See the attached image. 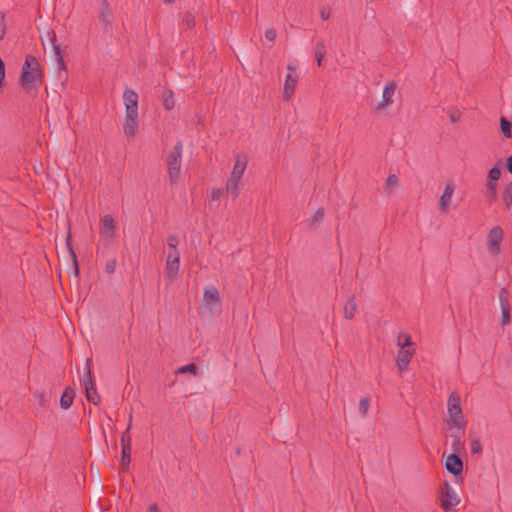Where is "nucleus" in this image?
<instances>
[{
	"instance_id": "22",
	"label": "nucleus",
	"mask_w": 512,
	"mask_h": 512,
	"mask_svg": "<svg viewBox=\"0 0 512 512\" xmlns=\"http://www.w3.org/2000/svg\"><path fill=\"white\" fill-rule=\"evenodd\" d=\"M179 268H180V261L167 260L166 261V269H165L166 277L170 281L175 280L179 273Z\"/></svg>"
},
{
	"instance_id": "47",
	"label": "nucleus",
	"mask_w": 512,
	"mask_h": 512,
	"mask_svg": "<svg viewBox=\"0 0 512 512\" xmlns=\"http://www.w3.org/2000/svg\"><path fill=\"white\" fill-rule=\"evenodd\" d=\"M167 260L180 261V254L177 251V249H174L173 251L169 252Z\"/></svg>"
},
{
	"instance_id": "15",
	"label": "nucleus",
	"mask_w": 512,
	"mask_h": 512,
	"mask_svg": "<svg viewBox=\"0 0 512 512\" xmlns=\"http://www.w3.org/2000/svg\"><path fill=\"white\" fill-rule=\"evenodd\" d=\"M397 85L394 81L388 82L384 89L382 94V101L377 105V109H383L384 107L390 105L393 103V96L395 94Z\"/></svg>"
},
{
	"instance_id": "43",
	"label": "nucleus",
	"mask_w": 512,
	"mask_h": 512,
	"mask_svg": "<svg viewBox=\"0 0 512 512\" xmlns=\"http://www.w3.org/2000/svg\"><path fill=\"white\" fill-rule=\"evenodd\" d=\"M179 243L178 237L176 235H169L167 238V245L171 249H176Z\"/></svg>"
},
{
	"instance_id": "30",
	"label": "nucleus",
	"mask_w": 512,
	"mask_h": 512,
	"mask_svg": "<svg viewBox=\"0 0 512 512\" xmlns=\"http://www.w3.org/2000/svg\"><path fill=\"white\" fill-rule=\"evenodd\" d=\"M314 52H315V58H316L317 64H318V66H321L322 60L326 54V48H325L324 43L321 41L317 42L314 47Z\"/></svg>"
},
{
	"instance_id": "48",
	"label": "nucleus",
	"mask_w": 512,
	"mask_h": 512,
	"mask_svg": "<svg viewBox=\"0 0 512 512\" xmlns=\"http://www.w3.org/2000/svg\"><path fill=\"white\" fill-rule=\"evenodd\" d=\"M222 195L221 189H213L211 192V199L212 200H218Z\"/></svg>"
},
{
	"instance_id": "7",
	"label": "nucleus",
	"mask_w": 512,
	"mask_h": 512,
	"mask_svg": "<svg viewBox=\"0 0 512 512\" xmlns=\"http://www.w3.org/2000/svg\"><path fill=\"white\" fill-rule=\"evenodd\" d=\"M441 495V507L444 510H450L460 502V498L458 497L456 491L448 482H445L444 486L442 487Z\"/></svg>"
},
{
	"instance_id": "37",
	"label": "nucleus",
	"mask_w": 512,
	"mask_h": 512,
	"mask_svg": "<svg viewBox=\"0 0 512 512\" xmlns=\"http://www.w3.org/2000/svg\"><path fill=\"white\" fill-rule=\"evenodd\" d=\"M501 176V170L498 166L492 167L488 172L487 181H491L493 183H496L497 180H499Z\"/></svg>"
},
{
	"instance_id": "28",
	"label": "nucleus",
	"mask_w": 512,
	"mask_h": 512,
	"mask_svg": "<svg viewBox=\"0 0 512 512\" xmlns=\"http://www.w3.org/2000/svg\"><path fill=\"white\" fill-rule=\"evenodd\" d=\"M132 426V413L129 415L128 425L126 430L121 435V446L122 448L125 446L127 448H131V437H130V429Z\"/></svg>"
},
{
	"instance_id": "20",
	"label": "nucleus",
	"mask_w": 512,
	"mask_h": 512,
	"mask_svg": "<svg viewBox=\"0 0 512 512\" xmlns=\"http://www.w3.org/2000/svg\"><path fill=\"white\" fill-rule=\"evenodd\" d=\"M75 391L71 387H66L60 398V406L61 408L67 410L69 409L74 400Z\"/></svg>"
},
{
	"instance_id": "12",
	"label": "nucleus",
	"mask_w": 512,
	"mask_h": 512,
	"mask_svg": "<svg viewBox=\"0 0 512 512\" xmlns=\"http://www.w3.org/2000/svg\"><path fill=\"white\" fill-rule=\"evenodd\" d=\"M248 157L246 154L241 153L236 156L235 164L233 166L230 178L240 180L247 167Z\"/></svg>"
},
{
	"instance_id": "45",
	"label": "nucleus",
	"mask_w": 512,
	"mask_h": 512,
	"mask_svg": "<svg viewBox=\"0 0 512 512\" xmlns=\"http://www.w3.org/2000/svg\"><path fill=\"white\" fill-rule=\"evenodd\" d=\"M277 32L274 28H269L265 31V38L273 42L276 39Z\"/></svg>"
},
{
	"instance_id": "10",
	"label": "nucleus",
	"mask_w": 512,
	"mask_h": 512,
	"mask_svg": "<svg viewBox=\"0 0 512 512\" xmlns=\"http://www.w3.org/2000/svg\"><path fill=\"white\" fill-rule=\"evenodd\" d=\"M445 468L452 475L459 476L463 471V462L457 454L453 453L447 457L445 461Z\"/></svg>"
},
{
	"instance_id": "14",
	"label": "nucleus",
	"mask_w": 512,
	"mask_h": 512,
	"mask_svg": "<svg viewBox=\"0 0 512 512\" xmlns=\"http://www.w3.org/2000/svg\"><path fill=\"white\" fill-rule=\"evenodd\" d=\"M506 289H501L499 292V301L501 306V324L507 325L510 322V303L507 298Z\"/></svg>"
},
{
	"instance_id": "40",
	"label": "nucleus",
	"mask_w": 512,
	"mask_h": 512,
	"mask_svg": "<svg viewBox=\"0 0 512 512\" xmlns=\"http://www.w3.org/2000/svg\"><path fill=\"white\" fill-rule=\"evenodd\" d=\"M34 398L40 405H45L47 402L46 392L44 390H36L33 393Z\"/></svg>"
},
{
	"instance_id": "38",
	"label": "nucleus",
	"mask_w": 512,
	"mask_h": 512,
	"mask_svg": "<svg viewBox=\"0 0 512 512\" xmlns=\"http://www.w3.org/2000/svg\"><path fill=\"white\" fill-rule=\"evenodd\" d=\"M399 184V178L395 174L389 175L384 183V187L386 190L390 191L393 187Z\"/></svg>"
},
{
	"instance_id": "6",
	"label": "nucleus",
	"mask_w": 512,
	"mask_h": 512,
	"mask_svg": "<svg viewBox=\"0 0 512 512\" xmlns=\"http://www.w3.org/2000/svg\"><path fill=\"white\" fill-rule=\"evenodd\" d=\"M203 304L212 313L221 310V299L219 291L215 286H210L204 289Z\"/></svg>"
},
{
	"instance_id": "32",
	"label": "nucleus",
	"mask_w": 512,
	"mask_h": 512,
	"mask_svg": "<svg viewBox=\"0 0 512 512\" xmlns=\"http://www.w3.org/2000/svg\"><path fill=\"white\" fill-rule=\"evenodd\" d=\"M131 462V448L123 447L121 454V467L127 470Z\"/></svg>"
},
{
	"instance_id": "29",
	"label": "nucleus",
	"mask_w": 512,
	"mask_h": 512,
	"mask_svg": "<svg viewBox=\"0 0 512 512\" xmlns=\"http://www.w3.org/2000/svg\"><path fill=\"white\" fill-rule=\"evenodd\" d=\"M239 182H240V180L233 179L230 177L228 178V180L226 182V189L229 193H231L233 198H237L240 194Z\"/></svg>"
},
{
	"instance_id": "51",
	"label": "nucleus",
	"mask_w": 512,
	"mask_h": 512,
	"mask_svg": "<svg viewBox=\"0 0 512 512\" xmlns=\"http://www.w3.org/2000/svg\"><path fill=\"white\" fill-rule=\"evenodd\" d=\"M148 512H159L157 504H151L148 508Z\"/></svg>"
},
{
	"instance_id": "27",
	"label": "nucleus",
	"mask_w": 512,
	"mask_h": 512,
	"mask_svg": "<svg viewBox=\"0 0 512 512\" xmlns=\"http://www.w3.org/2000/svg\"><path fill=\"white\" fill-rule=\"evenodd\" d=\"M497 183L487 181L486 183V200L489 203H493L497 198Z\"/></svg>"
},
{
	"instance_id": "8",
	"label": "nucleus",
	"mask_w": 512,
	"mask_h": 512,
	"mask_svg": "<svg viewBox=\"0 0 512 512\" xmlns=\"http://www.w3.org/2000/svg\"><path fill=\"white\" fill-rule=\"evenodd\" d=\"M415 351L416 347L408 349L400 348L396 356V366L400 372L407 370Z\"/></svg>"
},
{
	"instance_id": "50",
	"label": "nucleus",
	"mask_w": 512,
	"mask_h": 512,
	"mask_svg": "<svg viewBox=\"0 0 512 512\" xmlns=\"http://www.w3.org/2000/svg\"><path fill=\"white\" fill-rule=\"evenodd\" d=\"M506 167L508 172L512 174V155L507 158Z\"/></svg>"
},
{
	"instance_id": "52",
	"label": "nucleus",
	"mask_w": 512,
	"mask_h": 512,
	"mask_svg": "<svg viewBox=\"0 0 512 512\" xmlns=\"http://www.w3.org/2000/svg\"><path fill=\"white\" fill-rule=\"evenodd\" d=\"M450 119H451L452 122H456L457 121V117L455 115H451Z\"/></svg>"
},
{
	"instance_id": "33",
	"label": "nucleus",
	"mask_w": 512,
	"mask_h": 512,
	"mask_svg": "<svg viewBox=\"0 0 512 512\" xmlns=\"http://www.w3.org/2000/svg\"><path fill=\"white\" fill-rule=\"evenodd\" d=\"M163 105L166 110H171L174 108L175 101L172 91L169 90L164 93Z\"/></svg>"
},
{
	"instance_id": "5",
	"label": "nucleus",
	"mask_w": 512,
	"mask_h": 512,
	"mask_svg": "<svg viewBox=\"0 0 512 512\" xmlns=\"http://www.w3.org/2000/svg\"><path fill=\"white\" fill-rule=\"evenodd\" d=\"M504 238L503 229L500 226L492 227L487 234V251L491 255H498L501 252V242Z\"/></svg>"
},
{
	"instance_id": "2",
	"label": "nucleus",
	"mask_w": 512,
	"mask_h": 512,
	"mask_svg": "<svg viewBox=\"0 0 512 512\" xmlns=\"http://www.w3.org/2000/svg\"><path fill=\"white\" fill-rule=\"evenodd\" d=\"M448 410V424L455 427L458 431L464 433L466 427V420L462 414L461 399L458 393L452 392L448 397L447 402Z\"/></svg>"
},
{
	"instance_id": "42",
	"label": "nucleus",
	"mask_w": 512,
	"mask_h": 512,
	"mask_svg": "<svg viewBox=\"0 0 512 512\" xmlns=\"http://www.w3.org/2000/svg\"><path fill=\"white\" fill-rule=\"evenodd\" d=\"M5 34H6L5 14L0 12V40L4 38Z\"/></svg>"
},
{
	"instance_id": "3",
	"label": "nucleus",
	"mask_w": 512,
	"mask_h": 512,
	"mask_svg": "<svg viewBox=\"0 0 512 512\" xmlns=\"http://www.w3.org/2000/svg\"><path fill=\"white\" fill-rule=\"evenodd\" d=\"M183 144L178 141L173 150L167 156V171L170 182L177 183L181 173V158H182Z\"/></svg>"
},
{
	"instance_id": "23",
	"label": "nucleus",
	"mask_w": 512,
	"mask_h": 512,
	"mask_svg": "<svg viewBox=\"0 0 512 512\" xmlns=\"http://www.w3.org/2000/svg\"><path fill=\"white\" fill-rule=\"evenodd\" d=\"M65 242H66V246L68 248L70 257H71L73 265H74L75 275L77 276L79 274V265H78L76 253H75V251L73 249V246H72V236H71V232L70 231L68 232V234L66 236V241Z\"/></svg>"
},
{
	"instance_id": "44",
	"label": "nucleus",
	"mask_w": 512,
	"mask_h": 512,
	"mask_svg": "<svg viewBox=\"0 0 512 512\" xmlns=\"http://www.w3.org/2000/svg\"><path fill=\"white\" fill-rule=\"evenodd\" d=\"M115 269H116V260L115 259L108 260L105 265L106 273L112 274L115 272Z\"/></svg>"
},
{
	"instance_id": "26",
	"label": "nucleus",
	"mask_w": 512,
	"mask_h": 512,
	"mask_svg": "<svg viewBox=\"0 0 512 512\" xmlns=\"http://www.w3.org/2000/svg\"><path fill=\"white\" fill-rule=\"evenodd\" d=\"M397 346L400 348H413L415 344L412 342L409 334L400 332L397 336Z\"/></svg>"
},
{
	"instance_id": "41",
	"label": "nucleus",
	"mask_w": 512,
	"mask_h": 512,
	"mask_svg": "<svg viewBox=\"0 0 512 512\" xmlns=\"http://www.w3.org/2000/svg\"><path fill=\"white\" fill-rule=\"evenodd\" d=\"M471 452L473 454H480L482 452V444L479 439H474L471 442Z\"/></svg>"
},
{
	"instance_id": "31",
	"label": "nucleus",
	"mask_w": 512,
	"mask_h": 512,
	"mask_svg": "<svg viewBox=\"0 0 512 512\" xmlns=\"http://www.w3.org/2000/svg\"><path fill=\"white\" fill-rule=\"evenodd\" d=\"M500 128L505 137L510 138L512 136V124L507 118H500Z\"/></svg>"
},
{
	"instance_id": "34",
	"label": "nucleus",
	"mask_w": 512,
	"mask_h": 512,
	"mask_svg": "<svg viewBox=\"0 0 512 512\" xmlns=\"http://www.w3.org/2000/svg\"><path fill=\"white\" fill-rule=\"evenodd\" d=\"M460 433H452L451 434V437L453 438V441H452V449L454 451V453H459L460 452V449L462 447V442H461V434H463L461 431H459Z\"/></svg>"
},
{
	"instance_id": "11",
	"label": "nucleus",
	"mask_w": 512,
	"mask_h": 512,
	"mask_svg": "<svg viewBox=\"0 0 512 512\" xmlns=\"http://www.w3.org/2000/svg\"><path fill=\"white\" fill-rule=\"evenodd\" d=\"M454 189L455 187L453 183L446 184L443 194L441 195L439 200V210L441 211V213L446 214L449 212Z\"/></svg>"
},
{
	"instance_id": "17",
	"label": "nucleus",
	"mask_w": 512,
	"mask_h": 512,
	"mask_svg": "<svg viewBox=\"0 0 512 512\" xmlns=\"http://www.w3.org/2000/svg\"><path fill=\"white\" fill-rule=\"evenodd\" d=\"M101 232L109 238H112L115 234V221L111 215H105L101 221Z\"/></svg>"
},
{
	"instance_id": "13",
	"label": "nucleus",
	"mask_w": 512,
	"mask_h": 512,
	"mask_svg": "<svg viewBox=\"0 0 512 512\" xmlns=\"http://www.w3.org/2000/svg\"><path fill=\"white\" fill-rule=\"evenodd\" d=\"M138 128V113H125L123 125L124 134L128 137H134Z\"/></svg>"
},
{
	"instance_id": "39",
	"label": "nucleus",
	"mask_w": 512,
	"mask_h": 512,
	"mask_svg": "<svg viewBox=\"0 0 512 512\" xmlns=\"http://www.w3.org/2000/svg\"><path fill=\"white\" fill-rule=\"evenodd\" d=\"M197 370H198V367L196 366V364L191 363V364L180 367L177 372L180 374H183V373L196 374Z\"/></svg>"
},
{
	"instance_id": "19",
	"label": "nucleus",
	"mask_w": 512,
	"mask_h": 512,
	"mask_svg": "<svg viewBox=\"0 0 512 512\" xmlns=\"http://www.w3.org/2000/svg\"><path fill=\"white\" fill-rule=\"evenodd\" d=\"M51 44L53 47L54 55L56 57V61L58 63V67L60 70H66V64L64 58L61 54L60 45L56 43V35L54 32L51 33Z\"/></svg>"
},
{
	"instance_id": "9",
	"label": "nucleus",
	"mask_w": 512,
	"mask_h": 512,
	"mask_svg": "<svg viewBox=\"0 0 512 512\" xmlns=\"http://www.w3.org/2000/svg\"><path fill=\"white\" fill-rule=\"evenodd\" d=\"M125 113H138V94L132 89L123 92Z\"/></svg>"
},
{
	"instance_id": "21",
	"label": "nucleus",
	"mask_w": 512,
	"mask_h": 512,
	"mask_svg": "<svg viewBox=\"0 0 512 512\" xmlns=\"http://www.w3.org/2000/svg\"><path fill=\"white\" fill-rule=\"evenodd\" d=\"M297 78L292 76L291 74H288L285 79L284 83V98L286 100L290 99L292 94L294 93L295 86H296Z\"/></svg>"
},
{
	"instance_id": "24",
	"label": "nucleus",
	"mask_w": 512,
	"mask_h": 512,
	"mask_svg": "<svg viewBox=\"0 0 512 512\" xmlns=\"http://www.w3.org/2000/svg\"><path fill=\"white\" fill-rule=\"evenodd\" d=\"M356 309H357V304H356L355 296L352 295L349 298V300L346 302V304L344 305V317L349 320L352 319L355 315Z\"/></svg>"
},
{
	"instance_id": "18",
	"label": "nucleus",
	"mask_w": 512,
	"mask_h": 512,
	"mask_svg": "<svg viewBox=\"0 0 512 512\" xmlns=\"http://www.w3.org/2000/svg\"><path fill=\"white\" fill-rule=\"evenodd\" d=\"M324 209L318 208L316 212L304 221L306 228L315 229L324 219Z\"/></svg>"
},
{
	"instance_id": "53",
	"label": "nucleus",
	"mask_w": 512,
	"mask_h": 512,
	"mask_svg": "<svg viewBox=\"0 0 512 512\" xmlns=\"http://www.w3.org/2000/svg\"><path fill=\"white\" fill-rule=\"evenodd\" d=\"M166 3H172L174 0H164Z\"/></svg>"
},
{
	"instance_id": "25",
	"label": "nucleus",
	"mask_w": 512,
	"mask_h": 512,
	"mask_svg": "<svg viewBox=\"0 0 512 512\" xmlns=\"http://www.w3.org/2000/svg\"><path fill=\"white\" fill-rule=\"evenodd\" d=\"M501 197L505 210H510L512 206V181L504 187Z\"/></svg>"
},
{
	"instance_id": "16",
	"label": "nucleus",
	"mask_w": 512,
	"mask_h": 512,
	"mask_svg": "<svg viewBox=\"0 0 512 512\" xmlns=\"http://www.w3.org/2000/svg\"><path fill=\"white\" fill-rule=\"evenodd\" d=\"M99 20L105 24L106 27L111 26L114 20L113 12L107 0L101 2V9L99 12Z\"/></svg>"
},
{
	"instance_id": "4",
	"label": "nucleus",
	"mask_w": 512,
	"mask_h": 512,
	"mask_svg": "<svg viewBox=\"0 0 512 512\" xmlns=\"http://www.w3.org/2000/svg\"><path fill=\"white\" fill-rule=\"evenodd\" d=\"M82 385L85 389L86 398L90 403L96 405L100 401L96 386L91 373V359L86 360V372L84 374Z\"/></svg>"
},
{
	"instance_id": "36",
	"label": "nucleus",
	"mask_w": 512,
	"mask_h": 512,
	"mask_svg": "<svg viewBox=\"0 0 512 512\" xmlns=\"http://www.w3.org/2000/svg\"><path fill=\"white\" fill-rule=\"evenodd\" d=\"M370 407V399L368 397H362L359 401V412L365 417Z\"/></svg>"
},
{
	"instance_id": "49",
	"label": "nucleus",
	"mask_w": 512,
	"mask_h": 512,
	"mask_svg": "<svg viewBox=\"0 0 512 512\" xmlns=\"http://www.w3.org/2000/svg\"><path fill=\"white\" fill-rule=\"evenodd\" d=\"M320 15H321V18H322L323 20H328V19H329V17H330V11H329V10H327V9H322V10L320 11Z\"/></svg>"
},
{
	"instance_id": "46",
	"label": "nucleus",
	"mask_w": 512,
	"mask_h": 512,
	"mask_svg": "<svg viewBox=\"0 0 512 512\" xmlns=\"http://www.w3.org/2000/svg\"><path fill=\"white\" fill-rule=\"evenodd\" d=\"M5 81V64L4 61L0 58V87L3 85Z\"/></svg>"
},
{
	"instance_id": "35",
	"label": "nucleus",
	"mask_w": 512,
	"mask_h": 512,
	"mask_svg": "<svg viewBox=\"0 0 512 512\" xmlns=\"http://www.w3.org/2000/svg\"><path fill=\"white\" fill-rule=\"evenodd\" d=\"M196 24V21H195V17L193 16L192 13L190 12H187L185 13L184 17H183V27L185 29H192Z\"/></svg>"
},
{
	"instance_id": "1",
	"label": "nucleus",
	"mask_w": 512,
	"mask_h": 512,
	"mask_svg": "<svg viewBox=\"0 0 512 512\" xmlns=\"http://www.w3.org/2000/svg\"><path fill=\"white\" fill-rule=\"evenodd\" d=\"M43 80L44 72L37 58L27 55L21 68L19 85L26 93L37 95Z\"/></svg>"
}]
</instances>
